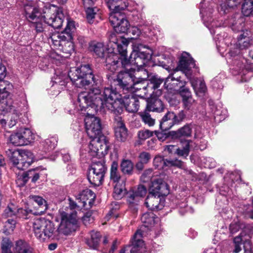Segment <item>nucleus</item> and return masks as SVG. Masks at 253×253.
<instances>
[{
  "label": "nucleus",
  "mask_w": 253,
  "mask_h": 253,
  "mask_svg": "<svg viewBox=\"0 0 253 253\" xmlns=\"http://www.w3.org/2000/svg\"><path fill=\"white\" fill-rule=\"evenodd\" d=\"M119 96L116 89L112 87H105L101 91L98 87H94L88 91H82L79 94L77 104L80 108L78 109L81 111L88 109L87 112L92 109L96 113L106 108L119 113L121 109L118 106L119 103L116 102Z\"/></svg>",
  "instance_id": "nucleus-1"
},
{
  "label": "nucleus",
  "mask_w": 253,
  "mask_h": 253,
  "mask_svg": "<svg viewBox=\"0 0 253 253\" xmlns=\"http://www.w3.org/2000/svg\"><path fill=\"white\" fill-rule=\"evenodd\" d=\"M152 54V51L148 46L141 43L136 44L129 59H127L126 54L120 57L116 52L110 53L106 58V69L112 73L122 67L132 72L137 69L139 72L140 68L151 59Z\"/></svg>",
  "instance_id": "nucleus-2"
},
{
  "label": "nucleus",
  "mask_w": 253,
  "mask_h": 253,
  "mask_svg": "<svg viewBox=\"0 0 253 253\" xmlns=\"http://www.w3.org/2000/svg\"><path fill=\"white\" fill-rule=\"evenodd\" d=\"M88 136L91 138L88 146V154L92 157L107 154L108 146L106 137L101 134L100 119L90 112H87L84 119Z\"/></svg>",
  "instance_id": "nucleus-3"
},
{
  "label": "nucleus",
  "mask_w": 253,
  "mask_h": 253,
  "mask_svg": "<svg viewBox=\"0 0 253 253\" xmlns=\"http://www.w3.org/2000/svg\"><path fill=\"white\" fill-rule=\"evenodd\" d=\"M68 77L73 84L77 87H83L88 85L92 82L95 85L98 84L92 71L88 64L82 65L79 68L71 70Z\"/></svg>",
  "instance_id": "nucleus-4"
},
{
  "label": "nucleus",
  "mask_w": 253,
  "mask_h": 253,
  "mask_svg": "<svg viewBox=\"0 0 253 253\" xmlns=\"http://www.w3.org/2000/svg\"><path fill=\"white\" fill-rule=\"evenodd\" d=\"M50 39L51 44V48L54 50L62 51L65 55H62L68 57L74 52L75 47L72 39H67L65 33H54L51 34L48 40ZM48 43L49 42L48 41Z\"/></svg>",
  "instance_id": "nucleus-5"
},
{
  "label": "nucleus",
  "mask_w": 253,
  "mask_h": 253,
  "mask_svg": "<svg viewBox=\"0 0 253 253\" xmlns=\"http://www.w3.org/2000/svg\"><path fill=\"white\" fill-rule=\"evenodd\" d=\"M195 63L193 59L190 56V54L187 52L183 53L180 57L177 70L174 73L169 75L166 79L164 83L165 88L171 89L170 82L172 81H180V77L177 76L175 74L178 70L181 71L185 74L187 76H190L191 69L195 67Z\"/></svg>",
  "instance_id": "nucleus-6"
},
{
  "label": "nucleus",
  "mask_w": 253,
  "mask_h": 253,
  "mask_svg": "<svg viewBox=\"0 0 253 253\" xmlns=\"http://www.w3.org/2000/svg\"><path fill=\"white\" fill-rule=\"evenodd\" d=\"M61 221L57 229L59 234L70 235L79 228L77 212L75 211L70 213L63 211L61 213Z\"/></svg>",
  "instance_id": "nucleus-7"
},
{
  "label": "nucleus",
  "mask_w": 253,
  "mask_h": 253,
  "mask_svg": "<svg viewBox=\"0 0 253 253\" xmlns=\"http://www.w3.org/2000/svg\"><path fill=\"white\" fill-rule=\"evenodd\" d=\"M116 102L119 103V104H118V106L121 109V112L119 113H117L112 110H109L114 115L115 135L118 141L125 142L128 137V130L120 116L123 112L122 108L120 105V102L116 101Z\"/></svg>",
  "instance_id": "nucleus-8"
},
{
  "label": "nucleus",
  "mask_w": 253,
  "mask_h": 253,
  "mask_svg": "<svg viewBox=\"0 0 253 253\" xmlns=\"http://www.w3.org/2000/svg\"><path fill=\"white\" fill-rule=\"evenodd\" d=\"M115 84L119 86L123 90L127 93L131 92L133 84L132 72L125 69V71H120L116 79H114Z\"/></svg>",
  "instance_id": "nucleus-9"
},
{
  "label": "nucleus",
  "mask_w": 253,
  "mask_h": 253,
  "mask_svg": "<svg viewBox=\"0 0 253 253\" xmlns=\"http://www.w3.org/2000/svg\"><path fill=\"white\" fill-rule=\"evenodd\" d=\"M109 21L116 32L125 33L127 32L129 24L122 12L110 13Z\"/></svg>",
  "instance_id": "nucleus-10"
},
{
  "label": "nucleus",
  "mask_w": 253,
  "mask_h": 253,
  "mask_svg": "<svg viewBox=\"0 0 253 253\" xmlns=\"http://www.w3.org/2000/svg\"><path fill=\"white\" fill-rule=\"evenodd\" d=\"M117 92L120 95L118 99L116 100L117 102H120L121 106L123 108V104L126 108L127 111L130 113L136 112L140 106V103L138 98L134 96L133 95H125L123 97H121V95ZM123 110V109H122Z\"/></svg>",
  "instance_id": "nucleus-11"
},
{
  "label": "nucleus",
  "mask_w": 253,
  "mask_h": 253,
  "mask_svg": "<svg viewBox=\"0 0 253 253\" xmlns=\"http://www.w3.org/2000/svg\"><path fill=\"white\" fill-rule=\"evenodd\" d=\"M149 193L155 195L166 196L169 192V185L162 178H158L154 179L149 186Z\"/></svg>",
  "instance_id": "nucleus-12"
},
{
  "label": "nucleus",
  "mask_w": 253,
  "mask_h": 253,
  "mask_svg": "<svg viewBox=\"0 0 253 253\" xmlns=\"http://www.w3.org/2000/svg\"><path fill=\"white\" fill-rule=\"evenodd\" d=\"M47 221L45 218H38L33 223V228L37 238L41 242H45L47 238Z\"/></svg>",
  "instance_id": "nucleus-13"
},
{
  "label": "nucleus",
  "mask_w": 253,
  "mask_h": 253,
  "mask_svg": "<svg viewBox=\"0 0 253 253\" xmlns=\"http://www.w3.org/2000/svg\"><path fill=\"white\" fill-rule=\"evenodd\" d=\"M161 195L149 193L145 200L146 207L151 211H158L162 209L165 201Z\"/></svg>",
  "instance_id": "nucleus-14"
},
{
  "label": "nucleus",
  "mask_w": 253,
  "mask_h": 253,
  "mask_svg": "<svg viewBox=\"0 0 253 253\" xmlns=\"http://www.w3.org/2000/svg\"><path fill=\"white\" fill-rule=\"evenodd\" d=\"M90 50L93 51L98 57L105 58V66L106 67V58L111 52H116L110 48H107L103 42H92L89 45Z\"/></svg>",
  "instance_id": "nucleus-15"
},
{
  "label": "nucleus",
  "mask_w": 253,
  "mask_h": 253,
  "mask_svg": "<svg viewBox=\"0 0 253 253\" xmlns=\"http://www.w3.org/2000/svg\"><path fill=\"white\" fill-rule=\"evenodd\" d=\"M109 44L111 46L113 47V50L116 47L118 53H117L120 55V57L125 56L126 52V47L127 45V42L124 40H121V43L119 42L116 35L114 33L110 35L109 37Z\"/></svg>",
  "instance_id": "nucleus-16"
},
{
  "label": "nucleus",
  "mask_w": 253,
  "mask_h": 253,
  "mask_svg": "<svg viewBox=\"0 0 253 253\" xmlns=\"http://www.w3.org/2000/svg\"><path fill=\"white\" fill-rule=\"evenodd\" d=\"M147 192L146 187L139 185L135 191H130L127 193V201L129 205H137L140 199L144 196Z\"/></svg>",
  "instance_id": "nucleus-17"
},
{
  "label": "nucleus",
  "mask_w": 253,
  "mask_h": 253,
  "mask_svg": "<svg viewBox=\"0 0 253 253\" xmlns=\"http://www.w3.org/2000/svg\"><path fill=\"white\" fill-rule=\"evenodd\" d=\"M22 159L18 161L15 166L18 169L24 170L27 169L33 163L34 156L33 153L28 150H23L20 152Z\"/></svg>",
  "instance_id": "nucleus-18"
},
{
  "label": "nucleus",
  "mask_w": 253,
  "mask_h": 253,
  "mask_svg": "<svg viewBox=\"0 0 253 253\" xmlns=\"http://www.w3.org/2000/svg\"><path fill=\"white\" fill-rule=\"evenodd\" d=\"M178 118L173 112H168L162 118L160 124V128L163 131H167L174 125L177 123Z\"/></svg>",
  "instance_id": "nucleus-19"
},
{
  "label": "nucleus",
  "mask_w": 253,
  "mask_h": 253,
  "mask_svg": "<svg viewBox=\"0 0 253 253\" xmlns=\"http://www.w3.org/2000/svg\"><path fill=\"white\" fill-rule=\"evenodd\" d=\"M142 233L140 230H138L133 236L131 239V253H142L145 251L144 242L142 239Z\"/></svg>",
  "instance_id": "nucleus-20"
},
{
  "label": "nucleus",
  "mask_w": 253,
  "mask_h": 253,
  "mask_svg": "<svg viewBox=\"0 0 253 253\" xmlns=\"http://www.w3.org/2000/svg\"><path fill=\"white\" fill-rule=\"evenodd\" d=\"M24 10L28 20L31 22L37 23V20L40 17L41 13L38 9L33 5V3L30 2L25 4Z\"/></svg>",
  "instance_id": "nucleus-21"
},
{
  "label": "nucleus",
  "mask_w": 253,
  "mask_h": 253,
  "mask_svg": "<svg viewBox=\"0 0 253 253\" xmlns=\"http://www.w3.org/2000/svg\"><path fill=\"white\" fill-rule=\"evenodd\" d=\"M245 18L239 13L235 14L228 21V24L233 31L239 32L243 31L245 25Z\"/></svg>",
  "instance_id": "nucleus-22"
},
{
  "label": "nucleus",
  "mask_w": 253,
  "mask_h": 253,
  "mask_svg": "<svg viewBox=\"0 0 253 253\" xmlns=\"http://www.w3.org/2000/svg\"><path fill=\"white\" fill-rule=\"evenodd\" d=\"M127 0H108L107 5L110 13L121 12L128 6Z\"/></svg>",
  "instance_id": "nucleus-23"
},
{
  "label": "nucleus",
  "mask_w": 253,
  "mask_h": 253,
  "mask_svg": "<svg viewBox=\"0 0 253 253\" xmlns=\"http://www.w3.org/2000/svg\"><path fill=\"white\" fill-rule=\"evenodd\" d=\"M252 40L250 32L247 30L242 31L237 38V45L240 49L248 48L251 45Z\"/></svg>",
  "instance_id": "nucleus-24"
},
{
  "label": "nucleus",
  "mask_w": 253,
  "mask_h": 253,
  "mask_svg": "<svg viewBox=\"0 0 253 253\" xmlns=\"http://www.w3.org/2000/svg\"><path fill=\"white\" fill-rule=\"evenodd\" d=\"M146 109L148 111L160 113L163 112L164 106L163 102L158 98H151L147 101Z\"/></svg>",
  "instance_id": "nucleus-25"
},
{
  "label": "nucleus",
  "mask_w": 253,
  "mask_h": 253,
  "mask_svg": "<svg viewBox=\"0 0 253 253\" xmlns=\"http://www.w3.org/2000/svg\"><path fill=\"white\" fill-rule=\"evenodd\" d=\"M141 220L144 226L151 228L159 221V218L151 211L143 213L141 217Z\"/></svg>",
  "instance_id": "nucleus-26"
},
{
  "label": "nucleus",
  "mask_w": 253,
  "mask_h": 253,
  "mask_svg": "<svg viewBox=\"0 0 253 253\" xmlns=\"http://www.w3.org/2000/svg\"><path fill=\"white\" fill-rule=\"evenodd\" d=\"M55 11L56 12V14H53L48 19V25H50L54 29H59L62 25L64 15L62 12H59L56 8Z\"/></svg>",
  "instance_id": "nucleus-27"
},
{
  "label": "nucleus",
  "mask_w": 253,
  "mask_h": 253,
  "mask_svg": "<svg viewBox=\"0 0 253 253\" xmlns=\"http://www.w3.org/2000/svg\"><path fill=\"white\" fill-rule=\"evenodd\" d=\"M15 253H33V249L26 241L19 240L15 242Z\"/></svg>",
  "instance_id": "nucleus-28"
},
{
  "label": "nucleus",
  "mask_w": 253,
  "mask_h": 253,
  "mask_svg": "<svg viewBox=\"0 0 253 253\" xmlns=\"http://www.w3.org/2000/svg\"><path fill=\"white\" fill-rule=\"evenodd\" d=\"M95 198V193L89 189L84 190L77 196V199L82 201L84 206L86 204L87 200H88V203L90 204Z\"/></svg>",
  "instance_id": "nucleus-29"
},
{
  "label": "nucleus",
  "mask_w": 253,
  "mask_h": 253,
  "mask_svg": "<svg viewBox=\"0 0 253 253\" xmlns=\"http://www.w3.org/2000/svg\"><path fill=\"white\" fill-rule=\"evenodd\" d=\"M90 238L86 240V243L90 248L97 249L100 240L101 235L99 232L91 231L90 233Z\"/></svg>",
  "instance_id": "nucleus-30"
},
{
  "label": "nucleus",
  "mask_w": 253,
  "mask_h": 253,
  "mask_svg": "<svg viewBox=\"0 0 253 253\" xmlns=\"http://www.w3.org/2000/svg\"><path fill=\"white\" fill-rule=\"evenodd\" d=\"M104 175L88 170L87 179L89 183L94 186H98L102 184Z\"/></svg>",
  "instance_id": "nucleus-31"
},
{
  "label": "nucleus",
  "mask_w": 253,
  "mask_h": 253,
  "mask_svg": "<svg viewBox=\"0 0 253 253\" xmlns=\"http://www.w3.org/2000/svg\"><path fill=\"white\" fill-rule=\"evenodd\" d=\"M106 169L107 168L105 166V162L102 160L97 162L93 161L88 170L104 175Z\"/></svg>",
  "instance_id": "nucleus-32"
},
{
  "label": "nucleus",
  "mask_w": 253,
  "mask_h": 253,
  "mask_svg": "<svg viewBox=\"0 0 253 253\" xmlns=\"http://www.w3.org/2000/svg\"><path fill=\"white\" fill-rule=\"evenodd\" d=\"M163 80L157 76L152 77L150 80L149 83H147V85L142 84L143 88L144 89L153 90L158 88L163 83Z\"/></svg>",
  "instance_id": "nucleus-33"
},
{
  "label": "nucleus",
  "mask_w": 253,
  "mask_h": 253,
  "mask_svg": "<svg viewBox=\"0 0 253 253\" xmlns=\"http://www.w3.org/2000/svg\"><path fill=\"white\" fill-rule=\"evenodd\" d=\"M191 141L186 140L183 142H182V147L177 148L175 149V154L178 156L186 158L190 152V143Z\"/></svg>",
  "instance_id": "nucleus-34"
},
{
  "label": "nucleus",
  "mask_w": 253,
  "mask_h": 253,
  "mask_svg": "<svg viewBox=\"0 0 253 253\" xmlns=\"http://www.w3.org/2000/svg\"><path fill=\"white\" fill-rule=\"evenodd\" d=\"M118 163L114 161L111 164L110 169V179L114 183H118L120 182L121 175L118 169Z\"/></svg>",
  "instance_id": "nucleus-35"
},
{
  "label": "nucleus",
  "mask_w": 253,
  "mask_h": 253,
  "mask_svg": "<svg viewBox=\"0 0 253 253\" xmlns=\"http://www.w3.org/2000/svg\"><path fill=\"white\" fill-rule=\"evenodd\" d=\"M242 12L245 16L253 15V0H244L242 4Z\"/></svg>",
  "instance_id": "nucleus-36"
},
{
  "label": "nucleus",
  "mask_w": 253,
  "mask_h": 253,
  "mask_svg": "<svg viewBox=\"0 0 253 253\" xmlns=\"http://www.w3.org/2000/svg\"><path fill=\"white\" fill-rule=\"evenodd\" d=\"M121 169L124 174L131 175L133 173V163L130 160H123L121 164Z\"/></svg>",
  "instance_id": "nucleus-37"
},
{
  "label": "nucleus",
  "mask_w": 253,
  "mask_h": 253,
  "mask_svg": "<svg viewBox=\"0 0 253 253\" xmlns=\"http://www.w3.org/2000/svg\"><path fill=\"white\" fill-rule=\"evenodd\" d=\"M148 110H147L146 108L144 111L141 112L139 113V115L140 116L142 122L146 125H147L149 126H153L155 123V120L153 119Z\"/></svg>",
  "instance_id": "nucleus-38"
},
{
  "label": "nucleus",
  "mask_w": 253,
  "mask_h": 253,
  "mask_svg": "<svg viewBox=\"0 0 253 253\" xmlns=\"http://www.w3.org/2000/svg\"><path fill=\"white\" fill-rule=\"evenodd\" d=\"M125 181L122 180L121 183H116L114 189V197L116 199L121 198L125 193Z\"/></svg>",
  "instance_id": "nucleus-39"
},
{
  "label": "nucleus",
  "mask_w": 253,
  "mask_h": 253,
  "mask_svg": "<svg viewBox=\"0 0 253 253\" xmlns=\"http://www.w3.org/2000/svg\"><path fill=\"white\" fill-rule=\"evenodd\" d=\"M22 135V139L24 145H27L31 143L35 138V136L30 129L28 128L22 129L20 131Z\"/></svg>",
  "instance_id": "nucleus-40"
},
{
  "label": "nucleus",
  "mask_w": 253,
  "mask_h": 253,
  "mask_svg": "<svg viewBox=\"0 0 253 253\" xmlns=\"http://www.w3.org/2000/svg\"><path fill=\"white\" fill-rule=\"evenodd\" d=\"M192 129L189 125H185L182 127L178 129L175 132V136L176 137H188L191 136Z\"/></svg>",
  "instance_id": "nucleus-41"
},
{
  "label": "nucleus",
  "mask_w": 253,
  "mask_h": 253,
  "mask_svg": "<svg viewBox=\"0 0 253 253\" xmlns=\"http://www.w3.org/2000/svg\"><path fill=\"white\" fill-rule=\"evenodd\" d=\"M9 140L10 142L15 146H23L24 142L22 139V135L20 131L17 133L12 134L10 137Z\"/></svg>",
  "instance_id": "nucleus-42"
},
{
  "label": "nucleus",
  "mask_w": 253,
  "mask_h": 253,
  "mask_svg": "<svg viewBox=\"0 0 253 253\" xmlns=\"http://www.w3.org/2000/svg\"><path fill=\"white\" fill-rule=\"evenodd\" d=\"M99 11V9L96 7H87L85 9L86 17L88 22L92 23L93 21L95 15H96Z\"/></svg>",
  "instance_id": "nucleus-43"
},
{
  "label": "nucleus",
  "mask_w": 253,
  "mask_h": 253,
  "mask_svg": "<svg viewBox=\"0 0 253 253\" xmlns=\"http://www.w3.org/2000/svg\"><path fill=\"white\" fill-rule=\"evenodd\" d=\"M67 80L68 78L66 75H55L51 81L52 86L55 84L61 86L65 85L67 83Z\"/></svg>",
  "instance_id": "nucleus-44"
},
{
  "label": "nucleus",
  "mask_w": 253,
  "mask_h": 253,
  "mask_svg": "<svg viewBox=\"0 0 253 253\" xmlns=\"http://www.w3.org/2000/svg\"><path fill=\"white\" fill-rule=\"evenodd\" d=\"M166 159H164L161 156L157 155L154 159L153 165L156 169H165L166 168Z\"/></svg>",
  "instance_id": "nucleus-45"
},
{
  "label": "nucleus",
  "mask_w": 253,
  "mask_h": 253,
  "mask_svg": "<svg viewBox=\"0 0 253 253\" xmlns=\"http://www.w3.org/2000/svg\"><path fill=\"white\" fill-rule=\"evenodd\" d=\"M182 103L184 109L187 110H192L196 105V102L192 97L189 99L182 100Z\"/></svg>",
  "instance_id": "nucleus-46"
},
{
  "label": "nucleus",
  "mask_w": 253,
  "mask_h": 253,
  "mask_svg": "<svg viewBox=\"0 0 253 253\" xmlns=\"http://www.w3.org/2000/svg\"><path fill=\"white\" fill-rule=\"evenodd\" d=\"M183 165V162L177 159H166V167H175L178 168L182 169Z\"/></svg>",
  "instance_id": "nucleus-47"
},
{
  "label": "nucleus",
  "mask_w": 253,
  "mask_h": 253,
  "mask_svg": "<svg viewBox=\"0 0 253 253\" xmlns=\"http://www.w3.org/2000/svg\"><path fill=\"white\" fill-rule=\"evenodd\" d=\"M75 29V22L74 21H69L68 22L64 31L61 33H65V35H66V37L67 39H72V33Z\"/></svg>",
  "instance_id": "nucleus-48"
},
{
  "label": "nucleus",
  "mask_w": 253,
  "mask_h": 253,
  "mask_svg": "<svg viewBox=\"0 0 253 253\" xmlns=\"http://www.w3.org/2000/svg\"><path fill=\"white\" fill-rule=\"evenodd\" d=\"M16 221L13 219H8L4 224L5 232L10 234L15 228Z\"/></svg>",
  "instance_id": "nucleus-49"
},
{
  "label": "nucleus",
  "mask_w": 253,
  "mask_h": 253,
  "mask_svg": "<svg viewBox=\"0 0 253 253\" xmlns=\"http://www.w3.org/2000/svg\"><path fill=\"white\" fill-rule=\"evenodd\" d=\"M6 152L8 156L9 157V159L13 163V165L15 166L16 164H17L19 161L18 156L21 157L20 152L12 151V150L8 149L7 151H6Z\"/></svg>",
  "instance_id": "nucleus-50"
},
{
  "label": "nucleus",
  "mask_w": 253,
  "mask_h": 253,
  "mask_svg": "<svg viewBox=\"0 0 253 253\" xmlns=\"http://www.w3.org/2000/svg\"><path fill=\"white\" fill-rule=\"evenodd\" d=\"M18 211V210L13 204L9 205L5 209L3 214L5 217L12 216Z\"/></svg>",
  "instance_id": "nucleus-51"
},
{
  "label": "nucleus",
  "mask_w": 253,
  "mask_h": 253,
  "mask_svg": "<svg viewBox=\"0 0 253 253\" xmlns=\"http://www.w3.org/2000/svg\"><path fill=\"white\" fill-rule=\"evenodd\" d=\"M179 94L182 98V100L189 99L192 97V95L189 89L184 86L181 87L179 90Z\"/></svg>",
  "instance_id": "nucleus-52"
},
{
  "label": "nucleus",
  "mask_w": 253,
  "mask_h": 253,
  "mask_svg": "<svg viewBox=\"0 0 253 253\" xmlns=\"http://www.w3.org/2000/svg\"><path fill=\"white\" fill-rule=\"evenodd\" d=\"M194 89L196 93H205L207 90V87L205 82L201 80H199L197 83V86L194 87Z\"/></svg>",
  "instance_id": "nucleus-53"
},
{
  "label": "nucleus",
  "mask_w": 253,
  "mask_h": 253,
  "mask_svg": "<svg viewBox=\"0 0 253 253\" xmlns=\"http://www.w3.org/2000/svg\"><path fill=\"white\" fill-rule=\"evenodd\" d=\"M138 137L139 139L145 140L153 135L152 131L148 129L141 130L138 132Z\"/></svg>",
  "instance_id": "nucleus-54"
},
{
  "label": "nucleus",
  "mask_w": 253,
  "mask_h": 253,
  "mask_svg": "<svg viewBox=\"0 0 253 253\" xmlns=\"http://www.w3.org/2000/svg\"><path fill=\"white\" fill-rule=\"evenodd\" d=\"M242 238L240 236H237L234 239V244L235 249L234 252L238 253L241 251Z\"/></svg>",
  "instance_id": "nucleus-55"
},
{
  "label": "nucleus",
  "mask_w": 253,
  "mask_h": 253,
  "mask_svg": "<svg viewBox=\"0 0 253 253\" xmlns=\"http://www.w3.org/2000/svg\"><path fill=\"white\" fill-rule=\"evenodd\" d=\"M12 246V243L9 239L4 238L2 240L1 243V250L10 249Z\"/></svg>",
  "instance_id": "nucleus-56"
},
{
  "label": "nucleus",
  "mask_w": 253,
  "mask_h": 253,
  "mask_svg": "<svg viewBox=\"0 0 253 253\" xmlns=\"http://www.w3.org/2000/svg\"><path fill=\"white\" fill-rule=\"evenodd\" d=\"M36 171L34 169H31L27 171L26 172H24L22 174V180L24 182V184L26 183L28 180L30 178H32L33 177L34 175L35 174Z\"/></svg>",
  "instance_id": "nucleus-57"
},
{
  "label": "nucleus",
  "mask_w": 253,
  "mask_h": 253,
  "mask_svg": "<svg viewBox=\"0 0 253 253\" xmlns=\"http://www.w3.org/2000/svg\"><path fill=\"white\" fill-rule=\"evenodd\" d=\"M139 158L140 161L146 164L148 163L150 160L151 156L150 154L148 152H142L140 153L139 155Z\"/></svg>",
  "instance_id": "nucleus-58"
},
{
  "label": "nucleus",
  "mask_w": 253,
  "mask_h": 253,
  "mask_svg": "<svg viewBox=\"0 0 253 253\" xmlns=\"http://www.w3.org/2000/svg\"><path fill=\"white\" fill-rule=\"evenodd\" d=\"M32 199L37 203L39 206H42L44 203L45 204V210L47 209V205L46 204V201L41 197L38 196H32Z\"/></svg>",
  "instance_id": "nucleus-59"
},
{
  "label": "nucleus",
  "mask_w": 253,
  "mask_h": 253,
  "mask_svg": "<svg viewBox=\"0 0 253 253\" xmlns=\"http://www.w3.org/2000/svg\"><path fill=\"white\" fill-rule=\"evenodd\" d=\"M48 141V148L53 149L57 145L58 138L56 135L52 136L49 138Z\"/></svg>",
  "instance_id": "nucleus-60"
},
{
  "label": "nucleus",
  "mask_w": 253,
  "mask_h": 253,
  "mask_svg": "<svg viewBox=\"0 0 253 253\" xmlns=\"http://www.w3.org/2000/svg\"><path fill=\"white\" fill-rule=\"evenodd\" d=\"M44 212V211H37L34 212L33 210L31 209H27L25 210V213L26 214V219H28L31 217V216H28L29 214H31L33 215H42Z\"/></svg>",
  "instance_id": "nucleus-61"
},
{
  "label": "nucleus",
  "mask_w": 253,
  "mask_h": 253,
  "mask_svg": "<svg viewBox=\"0 0 253 253\" xmlns=\"http://www.w3.org/2000/svg\"><path fill=\"white\" fill-rule=\"evenodd\" d=\"M152 169H148L143 172L141 176V179H144V181H148L152 176Z\"/></svg>",
  "instance_id": "nucleus-62"
},
{
  "label": "nucleus",
  "mask_w": 253,
  "mask_h": 253,
  "mask_svg": "<svg viewBox=\"0 0 253 253\" xmlns=\"http://www.w3.org/2000/svg\"><path fill=\"white\" fill-rule=\"evenodd\" d=\"M240 228V226L239 224L236 222H233L230 224L229 229L230 231V232L232 234H234L238 232Z\"/></svg>",
  "instance_id": "nucleus-63"
},
{
  "label": "nucleus",
  "mask_w": 253,
  "mask_h": 253,
  "mask_svg": "<svg viewBox=\"0 0 253 253\" xmlns=\"http://www.w3.org/2000/svg\"><path fill=\"white\" fill-rule=\"evenodd\" d=\"M82 220L84 225H87L90 222H92L93 218L91 217V215L90 214L87 213L83 217Z\"/></svg>",
  "instance_id": "nucleus-64"
}]
</instances>
